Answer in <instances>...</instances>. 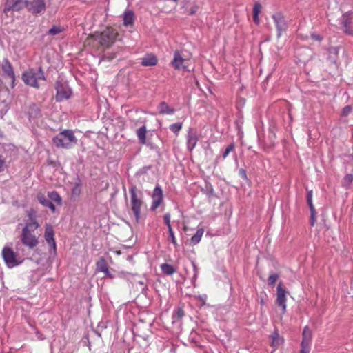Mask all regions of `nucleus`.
I'll return each mask as SVG.
<instances>
[{
  "label": "nucleus",
  "instance_id": "39448f33",
  "mask_svg": "<svg viewBox=\"0 0 353 353\" xmlns=\"http://www.w3.org/2000/svg\"><path fill=\"white\" fill-rule=\"evenodd\" d=\"M118 35L115 29L108 27L102 32H96L92 37L98 41L100 46L104 48H109L116 41Z\"/></svg>",
  "mask_w": 353,
  "mask_h": 353
},
{
  "label": "nucleus",
  "instance_id": "f3484780",
  "mask_svg": "<svg viewBox=\"0 0 353 353\" xmlns=\"http://www.w3.org/2000/svg\"><path fill=\"white\" fill-rule=\"evenodd\" d=\"M198 141L197 133L192 128H189L187 135V148L189 151H192L196 146Z\"/></svg>",
  "mask_w": 353,
  "mask_h": 353
},
{
  "label": "nucleus",
  "instance_id": "37998d69",
  "mask_svg": "<svg viewBox=\"0 0 353 353\" xmlns=\"http://www.w3.org/2000/svg\"><path fill=\"white\" fill-rule=\"evenodd\" d=\"M115 57H116V55L114 53H108V54H103L101 59L103 61H110Z\"/></svg>",
  "mask_w": 353,
  "mask_h": 353
},
{
  "label": "nucleus",
  "instance_id": "5fc2aeb1",
  "mask_svg": "<svg viewBox=\"0 0 353 353\" xmlns=\"http://www.w3.org/2000/svg\"><path fill=\"white\" fill-rule=\"evenodd\" d=\"M345 179L347 180L348 182L352 183L353 181V175L352 174H347L345 176Z\"/></svg>",
  "mask_w": 353,
  "mask_h": 353
},
{
  "label": "nucleus",
  "instance_id": "c9c22d12",
  "mask_svg": "<svg viewBox=\"0 0 353 353\" xmlns=\"http://www.w3.org/2000/svg\"><path fill=\"white\" fill-rule=\"evenodd\" d=\"M181 128L182 123L180 122L175 123L170 125V130L176 134H178V132L181 130Z\"/></svg>",
  "mask_w": 353,
  "mask_h": 353
},
{
  "label": "nucleus",
  "instance_id": "72a5a7b5",
  "mask_svg": "<svg viewBox=\"0 0 353 353\" xmlns=\"http://www.w3.org/2000/svg\"><path fill=\"white\" fill-rule=\"evenodd\" d=\"M37 199L39 203L45 207H46L51 201L49 198H47L44 194L41 193L37 194Z\"/></svg>",
  "mask_w": 353,
  "mask_h": 353
},
{
  "label": "nucleus",
  "instance_id": "4c0bfd02",
  "mask_svg": "<svg viewBox=\"0 0 353 353\" xmlns=\"http://www.w3.org/2000/svg\"><path fill=\"white\" fill-rule=\"evenodd\" d=\"M279 276L277 274H272L270 275L268 279V285L270 286H274L276 280L279 279Z\"/></svg>",
  "mask_w": 353,
  "mask_h": 353
},
{
  "label": "nucleus",
  "instance_id": "412c9836",
  "mask_svg": "<svg viewBox=\"0 0 353 353\" xmlns=\"http://www.w3.org/2000/svg\"><path fill=\"white\" fill-rule=\"evenodd\" d=\"M134 21V13L132 10H128L123 13V25L125 26H132Z\"/></svg>",
  "mask_w": 353,
  "mask_h": 353
},
{
  "label": "nucleus",
  "instance_id": "aec40b11",
  "mask_svg": "<svg viewBox=\"0 0 353 353\" xmlns=\"http://www.w3.org/2000/svg\"><path fill=\"white\" fill-rule=\"evenodd\" d=\"M157 110L160 114H172L174 112V109L170 108L165 101H162L158 105Z\"/></svg>",
  "mask_w": 353,
  "mask_h": 353
},
{
  "label": "nucleus",
  "instance_id": "49530a36",
  "mask_svg": "<svg viewBox=\"0 0 353 353\" xmlns=\"http://www.w3.org/2000/svg\"><path fill=\"white\" fill-rule=\"evenodd\" d=\"M196 299L200 303L201 305H204L205 304L206 300H207V295L206 294H202L196 296Z\"/></svg>",
  "mask_w": 353,
  "mask_h": 353
},
{
  "label": "nucleus",
  "instance_id": "6e6d98bb",
  "mask_svg": "<svg viewBox=\"0 0 353 353\" xmlns=\"http://www.w3.org/2000/svg\"><path fill=\"white\" fill-rule=\"evenodd\" d=\"M101 272H103L105 276H108L112 278V274H110V272L108 270V267L106 268V270H102Z\"/></svg>",
  "mask_w": 353,
  "mask_h": 353
},
{
  "label": "nucleus",
  "instance_id": "603ef678",
  "mask_svg": "<svg viewBox=\"0 0 353 353\" xmlns=\"http://www.w3.org/2000/svg\"><path fill=\"white\" fill-rule=\"evenodd\" d=\"M35 334L37 335V339L41 341V340H43L45 339L43 334L41 332H40L37 329H36V330H35Z\"/></svg>",
  "mask_w": 353,
  "mask_h": 353
},
{
  "label": "nucleus",
  "instance_id": "9b49d317",
  "mask_svg": "<svg viewBox=\"0 0 353 353\" xmlns=\"http://www.w3.org/2000/svg\"><path fill=\"white\" fill-rule=\"evenodd\" d=\"M1 67L3 72V77L4 78L10 79L11 81V87L14 88L16 77L11 63L6 58L3 60Z\"/></svg>",
  "mask_w": 353,
  "mask_h": 353
},
{
  "label": "nucleus",
  "instance_id": "f8f14e48",
  "mask_svg": "<svg viewBox=\"0 0 353 353\" xmlns=\"http://www.w3.org/2000/svg\"><path fill=\"white\" fill-rule=\"evenodd\" d=\"M276 292V303L279 307H281V313L285 314L286 312V294L288 292L285 288H283L281 282H279L277 285Z\"/></svg>",
  "mask_w": 353,
  "mask_h": 353
},
{
  "label": "nucleus",
  "instance_id": "c756f323",
  "mask_svg": "<svg viewBox=\"0 0 353 353\" xmlns=\"http://www.w3.org/2000/svg\"><path fill=\"white\" fill-rule=\"evenodd\" d=\"M27 216L28 217V221L26 222L25 224L36 223L39 224L37 221V212L34 209H30L27 211Z\"/></svg>",
  "mask_w": 353,
  "mask_h": 353
},
{
  "label": "nucleus",
  "instance_id": "c85d7f7f",
  "mask_svg": "<svg viewBox=\"0 0 353 353\" xmlns=\"http://www.w3.org/2000/svg\"><path fill=\"white\" fill-rule=\"evenodd\" d=\"M204 230L203 228L198 229L196 234L194 236H192L190 239L191 244L194 245L199 243L201 239Z\"/></svg>",
  "mask_w": 353,
  "mask_h": 353
},
{
  "label": "nucleus",
  "instance_id": "6e6552de",
  "mask_svg": "<svg viewBox=\"0 0 353 353\" xmlns=\"http://www.w3.org/2000/svg\"><path fill=\"white\" fill-rule=\"evenodd\" d=\"M56 90L55 100L57 102L68 99L72 94V90L68 85L60 81L56 82Z\"/></svg>",
  "mask_w": 353,
  "mask_h": 353
},
{
  "label": "nucleus",
  "instance_id": "b1692460",
  "mask_svg": "<svg viewBox=\"0 0 353 353\" xmlns=\"http://www.w3.org/2000/svg\"><path fill=\"white\" fill-rule=\"evenodd\" d=\"M146 132H147V129H146L145 125H143V126L140 127L136 131L137 136L139 139V142L141 144L146 143Z\"/></svg>",
  "mask_w": 353,
  "mask_h": 353
},
{
  "label": "nucleus",
  "instance_id": "de8ad7c7",
  "mask_svg": "<svg viewBox=\"0 0 353 353\" xmlns=\"http://www.w3.org/2000/svg\"><path fill=\"white\" fill-rule=\"evenodd\" d=\"M6 168V160L2 155L0 154V172H3Z\"/></svg>",
  "mask_w": 353,
  "mask_h": 353
},
{
  "label": "nucleus",
  "instance_id": "13d9d810",
  "mask_svg": "<svg viewBox=\"0 0 353 353\" xmlns=\"http://www.w3.org/2000/svg\"><path fill=\"white\" fill-rule=\"evenodd\" d=\"M101 272H103L105 276H108L112 278V274H110V272L108 270V267L106 268V270H102Z\"/></svg>",
  "mask_w": 353,
  "mask_h": 353
},
{
  "label": "nucleus",
  "instance_id": "8fccbe9b",
  "mask_svg": "<svg viewBox=\"0 0 353 353\" xmlns=\"http://www.w3.org/2000/svg\"><path fill=\"white\" fill-rule=\"evenodd\" d=\"M199 10V6L198 5H194L189 10L188 14L189 15H193L194 14Z\"/></svg>",
  "mask_w": 353,
  "mask_h": 353
},
{
  "label": "nucleus",
  "instance_id": "393cba45",
  "mask_svg": "<svg viewBox=\"0 0 353 353\" xmlns=\"http://www.w3.org/2000/svg\"><path fill=\"white\" fill-rule=\"evenodd\" d=\"M160 267L162 272L165 275H172L176 272V268L169 263H162Z\"/></svg>",
  "mask_w": 353,
  "mask_h": 353
},
{
  "label": "nucleus",
  "instance_id": "864d4df0",
  "mask_svg": "<svg viewBox=\"0 0 353 353\" xmlns=\"http://www.w3.org/2000/svg\"><path fill=\"white\" fill-rule=\"evenodd\" d=\"M46 207L49 208L51 210L52 212H54L56 210V208L54 205L52 203V201H50V203H48V205Z\"/></svg>",
  "mask_w": 353,
  "mask_h": 353
},
{
  "label": "nucleus",
  "instance_id": "c03bdc74",
  "mask_svg": "<svg viewBox=\"0 0 353 353\" xmlns=\"http://www.w3.org/2000/svg\"><path fill=\"white\" fill-rule=\"evenodd\" d=\"M170 218H171V216H170V213H166L163 216V220H164V222H165V225H167L168 228H172V225L170 223Z\"/></svg>",
  "mask_w": 353,
  "mask_h": 353
},
{
  "label": "nucleus",
  "instance_id": "9d476101",
  "mask_svg": "<svg viewBox=\"0 0 353 353\" xmlns=\"http://www.w3.org/2000/svg\"><path fill=\"white\" fill-rule=\"evenodd\" d=\"M26 8L32 14L43 13L46 8L44 0H26Z\"/></svg>",
  "mask_w": 353,
  "mask_h": 353
},
{
  "label": "nucleus",
  "instance_id": "3c124183",
  "mask_svg": "<svg viewBox=\"0 0 353 353\" xmlns=\"http://www.w3.org/2000/svg\"><path fill=\"white\" fill-rule=\"evenodd\" d=\"M311 38L314 40V41H321L322 39H323V37L318 34H311Z\"/></svg>",
  "mask_w": 353,
  "mask_h": 353
},
{
  "label": "nucleus",
  "instance_id": "423d86ee",
  "mask_svg": "<svg viewBox=\"0 0 353 353\" xmlns=\"http://www.w3.org/2000/svg\"><path fill=\"white\" fill-rule=\"evenodd\" d=\"M21 79L25 84L31 87L39 88V80H46L44 72L41 67L38 68H31L22 74Z\"/></svg>",
  "mask_w": 353,
  "mask_h": 353
},
{
  "label": "nucleus",
  "instance_id": "680f3d73",
  "mask_svg": "<svg viewBox=\"0 0 353 353\" xmlns=\"http://www.w3.org/2000/svg\"><path fill=\"white\" fill-rule=\"evenodd\" d=\"M139 284H140L141 285H143V287L145 286V282L143 281H139Z\"/></svg>",
  "mask_w": 353,
  "mask_h": 353
},
{
  "label": "nucleus",
  "instance_id": "ddd939ff",
  "mask_svg": "<svg viewBox=\"0 0 353 353\" xmlns=\"http://www.w3.org/2000/svg\"><path fill=\"white\" fill-rule=\"evenodd\" d=\"M277 30V37H280L285 32L288 25L284 16L281 12H276L272 16Z\"/></svg>",
  "mask_w": 353,
  "mask_h": 353
},
{
  "label": "nucleus",
  "instance_id": "f257e3e1",
  "mask_svg": "<svg viewBox=\"0 0 353 353\" xmlns=\"http://www.w3.org/2000/svg\"><path fill=\"white\" fill-rule=\"evenodd\" d=\"M39 227V224L30 223L25 224L22 228L20 235L21 244L28 250H33L39 245V234L36 232Z\"/></svg>",
  "mask_w": 353,
  "mask_h": 353
},
{
  "label": "nucleus",
  "instance_id": "1a4fd4ad",
  "mask_svg": "<svg viewBox=\"0 0 353 353\" xmlns=\"http://www.w3.org/2000/svg\"><path fill=\"white\" fill-rule=\"evenodd\" d=\"M312 338V334L311 330L308 326L304 327L302 333V341L301 343V350L299 353H310Z\"/></svg>",
  "mask_w": 353,
  "mask_h": 353
},
{
  "label": "nucleus",
  "instance_id": "a18cd8bd",
  "mask_svg": "<svg viewBox=\"0 0 353 353\" xmlns=\"http://www.w3.org/2000/svg\"><path fill=\"white\" fill-rule=\"evenodd\" d=\"M184 316V311L181 307H179L176 310L174 316L177 319H181Z\"/></svg>",
  "mask_w": 353,
  "mask_h": 353
},
{
  "label": "nucleus",
  "instance_id": "7c9ffc66",
  "mask_svg": "<svg viewBox=\"0 0 353 353\" xmlns=\"http://www.w3.org/2000/svg\"><path fill=\"white\" fill-rule=\"evenodd\" d=\"M261 10V5L258 2L255 3L253 8V20L256 24L259 23V14Z\"/></svg>",
  "mask_w": 353,
  "mask_h": 353
},
{
  "label": "nucleus",
  "instance_id": "2f4dec72",
  "mask_svg": "<svg viewBox=\"0 0 353 353\" xmlns=\"http://www.w3.org/2000/svg\"><path fill=\"white\" fill-rule=\"evenodd\" d=\"M81 192V182L79 181L78 183H76L74 185V187L72 189L71 191V196L72 198L76 199L77 198Z\"/></svg>",
  "mask_w": 353,
  "mask_h": 353
},
{
  "label": "nucleus",
  "instance_id": "58836bf2",
  "mask_svg": "<svg viewBox=\"0 0 353 353\" xmlns=\"http://www.w3.org/2000/svg\"><path fill=\"white\" fill-rule=\"evenodd\" d=\"M47 243L50 247V249L49 250V252H50V255L55 256L56 253H57V245H56L55 240H53L52 241H50V242H48Z\"/></svg>",
  "mask_w": 353,
  "mask_h": 353
},
{
  "label": "nucleus",
  "instance_id": "052dcab7",
  "mask_svg": "<svg viewBox=\"0 0 353 353\" xmlns=\"http://www.w3.org/2000/svg\"><path fill=\"white\" fill-rule=\"evenodd\" d=\"M192 265H193V267H194V271H195V274H194V277L196 278V274H197V269H196V266L195 265L194 263H192Z\"/></svg>",
  "mask_w": 353,
  "mask_h": 353
},
{
  "label": "nucleus",
  "instance_id": "4468645a",
  "mask_svg": "<svg viewBox=\"0 0 353 353\" xmlns=\"http://www.w3.org/2000/svg\"><path fill=\"white\" fill-rule=\"evenodd\" d=\"M26 0H6L3 12L7 14L9 11H19L26 7Z\"/></svg>",
  "mask_w": 353,
  "mask_h": 353
},
{
  "label": "nucleus",
  "instance_id": "6ab92c4d",
  "mask_svg": "<svg viewBox=\"0 0 353 353\" xmlns=\"http://www.w3.org/2000/svg\"><path fill=\"white\" fill-rule=\"evenodd\" d=\"M28 114L30 119L40 118L41 117V110L35 103H32L29 106Z\"/></svg>",
  "mask_w": 353,
  "mask_h": 353
},
{
  "label": "nucleus",
  "instance_id": "4d7b16f0",
  "mask_svg": "<svg viewBox=\"0 0 353 353\" xmlns=\"http://www.w3.org/2000/svg\"><path fill=\"white\" fill-rule=\"evenodd\" d=\"M101 272H103L105 276H108L112 278V274H110V272L108 270V267L106 268V270H102Z\"/></svg>",
  "mask_w": 353,
  "mask_h": 353
},
{
  "label": "nucleus",
  "instance_id": "e2e57ef3",
  "mask_svg": "<svg viewBox=\"0 0 353 353\" xmlns=\"http://www.w3.org/2000/svg\"><path fill=\"white\" fill-rule=\"evenodd\" d=\"M264 303H265V302H264L263 299H261V305H263Z\"/></svg>",
  "mask_w": 353,
  "mask_h": 353
},
{
  "label": "nucleus",
  "instance_id": "a19ab883",
  "mask_svg": "<svg viewBox=\"0 0 353 353\" xmlns=\"http://www.w3.org/2000/svg\"><path fill=\"white\" fill-rule=\"evenodd\" d=\"M310 223L311 226H314L316 223V212L315 208L314 209H310Z\"/></svg>",
  "mask_w": 353,
  "mask_h": 353
},
{
  "label": "nucleus",
  "instance_id": "4be33fe9",
  "mask_svg": "<svg viewBox=\"0 0 353 353\" xmlns=\"http://www.w3.org/2000/svg\"><path fill=\"white\" fill-rule=\"evenodd\" d=\"M235 153V144L234 143H231L227 145L225 150L223 152L222 154L219 157H216V161H219V159L224 160L226 157L231 153Z\"/></svg>",
  "mask_w": 353,
  "mask_h": 353
},
{
  "label": "nucleus",
  "instance_id": "473e14b6",
  "mask_svg": "<svg viewBox=\"0 0 353 353\" xmlns=\"http://www.w3.org/2000/svg\"><path fill=\"white\" fill-rule=\"evenodd\" d=\"M64 30V28L60 26H53L48 32V35H57L59 33L62 32Z\"/></svg>",
  "mask_w": 353,
  "mask_h": 353
},
{
  "label": "nucleus",
  "instance_id": "0eeeda50",
  "mask_svg": "<svg viewBox=\"0 0 353 353\" xmlns=\"http://www.w3.org/2000/svg\"><path fill=\"white\" fill-rule=\"evenodd\" d=\"M190 61V56L186 54L183 50H176L174 52L173 59L171 65L176 70L190 71L188 68V63Z\"/></svg>",
  "mask_w": 353,
  "mask_h": 353
},
{
  "label": "nucleus",
  "instance_id": "7ed1b4c3",
  "mask_svg": "<svg viewBox=\"0 0 353 353\" xmlns=\"http://www.w3.org/2000/svg\"><path fill=\"white\" fill-rule=\"evenodd\" d=\"M129 193L130 194V209L135 217L136 222L138 223L141 218V210L144 204L143 194L141 191H137L134 185L130 187Z\"/></svg>",
  "mask_w": 353,
  "mask_h": 353
},
{
  "label": "nucleus",
  "instance_id": "bb28decb",
  "mask_svg": "<svg viewBox=\"0 0 353 353\" xmlns=\"http://www.w3.org/2000/svg\"><path fill=\"white\" fill-rule=\"evenodd\" d=\"M45 240L47 243L50 241H52L54 239V232L52 227L50 225H48L45 229L44 234Z\"/></svg>",
  "mask_w": 353,
  "mask_h": 353
},
{
  "label": "nucleus",
  "instance_id": "cd10ccee",
  "mask_svg": "<svg viewBox=\"0 0 353 353\" xmlns=\"http://www.w3.org/2000/svg\"><path fill=\"white\" fill-rule=\"evenodd\" d=\"M48 196L51 201H54L57 205H61L62 199L57 192H56V191L48 192Z\"/></svg>",
  "mask_w": 353,
  "mask_h": 353
},
{
  "label": "nucleus",
  "instance_id": "20e7f679",
  "mask_svg": "<svg viewBox=\"0 0 353 353\" xmlns=\"http://www.w3.org/2000/svg\"><path fill=\"white\" fill-rule=\"evenodd\" d=\"M52 142L57 148L70 149L77 143V139L72 130H64L52 139Z\"/></svg>",
  "mask_w": 353,
  "mask_h": 353
},
{
  "label": "nucleus",
  "instance_id": "dca6fc26",
  "mask_svg": "<svg viewBox=\"0 0 353 353\" xmlns=\"http://www.w3.org/2000/svg\"><path fill=\"white\" fill-rule=\"evenodd\" d=\"M351 23V13L347 12L343 14L340 19L343 31L347 34L353 36V29L350 27Z\"/></svg>",
  "mask_w": 353,
  "mask_h": 353
},
{
  "label": "nucleus",
  "instance_id": "bf43d9fd",
  "mask_svg": "<svg viewBox=\"0 0 353 353\" xmlns=\"http://www.w3.org/2000/svg\"><path fill=\"white\" fill-rule=\"evenodd\" d=\"M148 290V287L145 285L144 287H143V288L141 289V292L143 294H145V296L147 295V292Z\"/></svg>",
  "mask_w": 353,
  "mask_h": 353
},
{
  "label": "nucleus",
  "instance_id": "79ce46f5",
  "mask_svg": "<svg viewBox=\"0 0 353 353\" xmlns=\"http://www.w3.org/2000/svg\"><path fill=\"white\" fill-rule=\"evenodd\" d=\"M352 111V107L351 105L345 106L341 111V116L347 117L348 116Z\"/></svg>",
  "mask_w": 353,
  "mask_h": 353
},
{
  "label": "nucleus",
  "instance_id": "e433bc0d",
  "mask_svg": "<svg viewBox=\"0 0 353 353\" xmlns=\"http://www.w3.org/2000/svg\"><path fill=\"white\" fill-rule=\"evenodd\" d=\"M307 203L310 209H314V206L312 203V190H307Z\"/></svg>",
  "mask_w": 353,
  "mask_h": 353
},
{
  "label": "nucleus",
  "instance_id": "f03ea898",
  "mask_svg": "<svg viewBox=\"0 0 353 353\" xmlns=\"http://www.w3.org/2000/svg\"><path fill=\"white\" fill-rule=\"evenodd\" d=\"M1 255L6 265L10 268L21 264L23 261L24 257L27 256L25 249L21 248L19 243H17L15 252L11 247L5 246L2 250Z\"/></svg>",
  "mask_w": 353,
  "mask_h": 353
},
{
  "label": "nucleus",
  "instance_id": "5701e85b",
  "mask_svg": "<svg viewBox=\"0 0 353 353\" xmlns=\"http://www.w3.org/2000/svg\"><path fill=\"white\" fill-rule=\"evenodd\" d=\"M272 339V345L273 347H278L284 342L283 338L281 337L278 330H275L270 335Z\"/></svg>",
  "mask_w": 353,
  "mask_h": 353
},
{
  "label": "nucleus",
  "instance_id": "a878e982",
  "mask_svg": "<svg viewBox=\"0 0 353 353\" xmlns=\"http://www.w3.org/2000/svg\"><path fill=\"white\" fill-rule=\"evenodd\" d=\"M339 47H330L328 48L329 57L330 61L334 64H336V58L339 54Z\"/></svg>",
  "mask_w": 353,
  "mask_h": 353
},
{
  "label": "nucleus",
  "instance_id": "a211bd4d",
  "mask_svg": "<svg viewBox=\"0 0 353 353\" xmlns=\"http://www.w3.org/2000/svg\"><path fill=\"white\" fill-rule=\"evenodd\" d=\"M157 57L152 53H148L141 59V64L143 66H154L157 64Z\"/></svg>",
  "mask_w": 353,
  "mask_h": 353
},
{
  "label": "nucleus",
  "instance_id": "09e8293b",
  "mask_svg": "<svg viewBox=\"0 0 353 353\" xmlns=\"http://www.w3.org/2000/svg\"><path fill=\"white\" fill-rule=\"evenodd\" d=\"M239 174L244 180H245V181L248 180L247 174H246V171L245 169H243V168L240 169L239 172Z\"/></svg>",
  "mask_w": 353,
  "mask_h": 353
},
{
  "label": "nucleus",
  "instance_id": "ea45409f",
  "mask_svg": "<svg viewBox=\"0 0 353 353\" xmlns=\"http://www.w3.org/2000/svg\"><path fill=\"white\" fill-rule=\"evenodd\" d=\"M97 270L100 272L102 270H106V268L108 267L105 261L103 259H101L100 261H99L97 263Z\"/></svg>",
  "mask_w": 353,
  "mask_h": 353
},
{
  "label": "nucleus",
  "instance_id": "2eb2a0df",
  "mask_svg": "<svg viewBox=\"0 0 353 353\" xmlns=\"http://www.w3.org/2000/svg\"><path fill=\"white\" fill-rule=\"evenodd\" d=\"M152 198V203L150 209L152 211H154L161 204L163 199V190L159 185L155 186Z\"/></svg>",
  "mask_w": 353,
  "mask_h": 353
},
{
  "label": "nucleus",
  "instance_id": "f704fd0d",
  "mask_svg": "<svg viewBox=\"0 0 353 353\" xmlns=\"http://www.w3.org/2000/svg\"><path fill=\"white\" fill-rule=\"evenodd\" d=\"M168 233H169V236H168V241H170L176 248H178L179 244L176 242L172 227L168 228Z\"/></svg>",
  "mask_w": 353,
  "mask_h": 353
}]
</instances>
